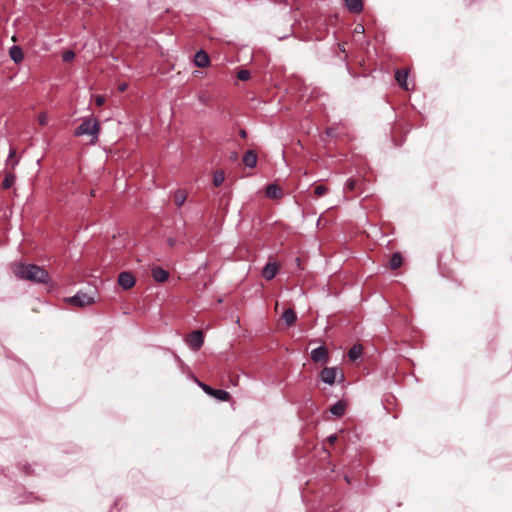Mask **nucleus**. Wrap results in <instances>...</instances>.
Masks as SVG:
<instances>
[{"label":"nucleus","instance_id":"obj_1","mask_svg":"<svg viewBox=\"0 0 512 512\" xmlns=\"http://www.w3.org/2000/svg\"><path fill=\"white\" fill-rule=\"evenodd\" d=\"M12 271L17 278L22 280L41 284H48L50 282L49 273L44 268L35 264L14 263Z\"/></svg>","mask_w":512,"mask_h":512},{"label":"nucleus","instance_id":"obj_2","mask_svg":"<svg viewBox=\"0 0 512 512\" xmlns=\"http://www.w3.org/2000/svg\"><path fill=\"white\" fill-rule=\"evenodd\" d=\"M100 123L94 118H85L82 123L74 130V136L80 137L83 135H90L91 143L96 144L98 142V135L100 133Z\"/></svg>","mask_w":512,"mask_h":512},{"label":"nucleus","instance_id":"obj_3","mask_svg":"<svg viewBox=\"0 0 512 512\" xmlns=\"http://www.w3.org/2000/svg\"><path fill=\"white\" fill-rule=\"evenodd\" d=\"M65 302L73 307L84 308L93 305L96 302V297L95 295L78 291L74 296L65 298Z\"/></svg>","mask_w":512,"mask_h":512},{"label":"nucleus","instance_id":"obj_4","mask_svg":"<svg viewBox=\"0 0 512 512\" xmlns=\"http://www.w3.org/2000/svg\"><path fill=\"white\" fill-rule=\"evenodd\" d=\"M187 344L193 351H198L204 344V335L201 330H195L188 335Z\"/></svg>","mask_w":512,"mask_h":512},{"label":"nucleus","instance_id":"obj_5","mask_svg":"<svg viewBox=\"0 0 512 512\" xmlns=\"http://www.w3.org/2000/svg\"><path fill=\"white\" fill-rule=\"evenodd\" d=\"M310 357L314 363L326 364L329 361V353L324 346H319L313 349Z\"/></svg>","mask_w":512,"mask_h":512},{"label":"nucleus","instance_id":"obj_6","mask_svg":"<svg viewBox=\"0 0 512 512\" xmlns=\"http://www.w3.org/2000/svg\"><path fill=\"white\" fill-rule=\"evenodd\" d=\"M339 374V370L336 367H325L320 372V379L329 385H333L336 382L337 376Z\"/></svg>","mask_w":512,"mask_h":512},{"label":"nucleus","instance_id":"obj_7","mask_svg":"<svg viewBox=\"0 0 512 512\" xmlns=\"http://www.w3.org/2000/svg\"><path fill=\"white\" fill-rule=\"evenodd\" d=\"M118 284L125 290L132 288L135 284V277L130 272H122L118 276Z\"/></svg>","mask_w":512,"mask_h":512},{"label":"nucleus","instance_id":"obj_8","mask_svg":"<svg viewBox=\"0 0 512 512\" xmlns=\"http://www.w3.org/2000/svg\"><path fill=\"white\" fill-rule=\"evenodd\" d=\"M194 63L199 68H205L209 66L210 58L205 51L200 50L194 56Z\"/></svg>","mask_w":512,"mask_h":512},{"label":"nucleus","instance_id":"obj_9","mask_svg":"<svg viewBox=\"0 0 512 512\" xmlns=\"http://www.w3.org/2000/svg\"><path fill=\"white\" fill-rule=\"evenodd\" d=\"M395 79L398 83V85L403 88L404 90H409V84H408V71L407 70H404V69H401V70H396L395 72Z\"/></svg>","mask_w":512,"mask_h":512},{"label":"nucleus","instance_id":"obj_10","mask_svg":"<svg viewBox=\"0 0 512 512\" xmlns=\"http://www.w3.org/2000/svg\"><path fill=\"white\" fill-rule=\"evenodd\" d=\"M278 271V265L275 262H268L262 270V276L266 280L273 279Z\"/></svg>","mask_w":512,"mask_h":512},{"label":"nucleus","instance_id":"obj_11","mask_svg":"<svg viewBox=\"0 0 512 512\" xmlns=\"http://www.w3.org/2000/svg\"><path fill=\"white\" fill-rule=\"evenodd\" d=\"M347 406V401L339 400L330 407V412L336 417H342L346 412Z\"/></svg>","mask_w":512,"mask_h":512},{"label":"nucleus","instance_id":"obj_12","mask_svg":"<svg viewBox=\"0 0 512 512\" xmlns=\"http://www.w3.org/2000/svg\"><path fill=\"white\" fill-rule=\"evenodd\" d=\"M151 275L153 279L159 283L165 282L169 277V273L159 266L152 268Z\"/></svg>","mask_w":512,"mask_h":512},{"label":"nucleus","instance_id":"obj_13","mask_svg":"<svg viewBox=\"0 0 512 512\" xmlns=\"http://www.w3.org/2000/svg\"><path fill=\"white\" fill-rule=\"evenodd\" d=\"M345 6L349 12L354 14H360L363 11L362 0H345Z\"/></svg>","mask_w":512,"mask_h":512},{"label":"nucleus","instance_id":"obj_14","mask_svg":"<svg viewBox=\"0 0 512 512\" xmlns=\"http://www.w3.org/2000/svg\"><path fill=\"white\" fill-rule=\"evenodd\" d=\"M243 163L249 168H254L257 164V155L254 151L249 150L243 156Z\"/></svg>","mask_w":512,"mask_h":512},{"label":"nucleus","instance_id":"obj_15","mask_svg":"<svg viewBox=\"0 0 512 512\" xmlns=\"http://www.w3.org/2000/svg\"><path fill=\"white\" fill-rule=\"evenodd\" d=\"M266 196L271 199H278L282 196V191L278 185L269 184L266 187Z\"/></svg>","mask_w":512,"mask_h":512},{"label":"nucleus","instance_id":"obj_16","mask_svg":"<svg viewBox=\"0 0 512 512\" xmlns=\"http://www.w3.org/2000/svg\"><path fill=\"white\" fill-rule=\"evenodd\" d=\"M282 319L287 326H292L295 324L297 316L292 308H287L282 314Z\"/></svg>","mask_w":512,"mask_h":512},{"label":"nucleus","instance_id":"obj_17","mask_svg":"<svg viewBox=\"0 0 512 512\" xmlns=\"http://www.w3.org/2000/svg\"><path fill=\"white\" fill-rule=\"evenodd\" d=\"M211 397H213L219 401H222V402H228L231 399V396L227 391H225L223 389H215V388L212 391Z\"/></svg>","mask_w":512,"mask_h":512},{"label":"nucleus","instance_id":"obj_18","mask_svg":"<svg viewBox=\"0 0 512 512\" xmlns=\"http://www.w3.org/2000/svg\"><path fill=\"white\" fill-rule=\"evenodd\" d=\"M9 55L15 63H19L23 60V51L19 46H12L9 50Z\"/></svg>","mask_w":512,"mask_h":512},{"label":"nucleus","instance_id":"obj_19","mask_svg":"<svg viewBox=\"0 0 512 512\" xmlns=\"http://www.w3.org/2000/svg\"><path fill=\"white\" fill-rule=\"evenodd\" d=\"M403 262L402 255L399 252L394 253L389 260V268L391 270L398 269Z\"/></svg>","mask_w":512,"mask_h":512},{"label":"nucleus","instance_id":"obj_20","mask_svg":"<svg viewBox=\"0 0 512 512\" xmlns=\"http://www.w3.org/2000/svg\"><path fill=\"white\" fill-rule=\"evenodd\" d=\"M362 345L358 344V345H353L349 351H348V356L350 358L351 361H356L358 358L361 357L362 355Z\"/></svg>","mask_w":512,"mask_h":512},{"label":"nucleus","instance_id":"obj_21","mask_svg":"<svg viewBox=\"0 0 512 512\" xmlns=\"http://www.w3.org/2000/svg\"><path fill=\"white\" fill-rule=\"evenodd\" d=\"M186 198H187V194L184 190H177L174 194L175 205L178 207L182 206L184 204Z\"/></svg>","mask_w":512,"mask_h":512},{"label":"nucleus","instance_id":"obj_22","mask_svg":"<svg viewBox=\"0 0 512 512\" xmlns=\"http://www.w3.org/2000/svg\"><path fill=\"white\" fill-rule=\"evenodd\" d=\"M15 180L16 177L13 173L6 174L2 182V187L4 189H9L15 183Z\"/></svg>","mask_w":512,"mask_h":512},{"label":"nucleus","instance_id":"obj_23","mask_svg":"<svg viewBox=\"0 0 512 512\" xmlns=\"http://www.w3.org/2000/svg\"><path fill=\"white\" fill-rule=\"evenodd\" d=\"M224 180H225V175H224L223 171L219 170L213 174V184L215 187L221 186L223 184Z\"/></svg>","mask_w":512,"mask_h":512},{"label":"nucleus","instance_id":"obj_24","mask_svg":"<svg viewBox=\"0 0 512 512\" xmlns=\"http://www.w3.org/2000/svg\"><path fill=\"white\" fill-rule=\"evenodd\" d=\"M358 188V181L353 179V178H349L345 185H344V191H354Z\"/></svg>","mask_w":512,"mask_h":512},{"label":"nucleus","instance_id":"obj_25","mask_svg":"<svg viewBox=\"0 0 512 512\" xmlns=\"http://www.w3.org/2000/svg\"><path fill=\"white\" fill-rule=\"evenodd\" d=\"M329 191V188L325 185H317L315 188H314V194L316 197H322L324 196L325 194H327Z\"/></svg>","mask_w":512,"mask_h":512},{"label":"nucleus","instance_id":"obj_26","mask_svg":"<svg viewBox=\"0 0 512 512\" xmlns=\"http://www.w3.org/2000/svg\"><path fill=\"white\" fill-rule=\"evenodd\" d=\"M237 78L241 81H246L250 78V72L248 70L242 69L237 72Z\"/></svg>","mask_w":512,"mask_h":512},{"label":"nucleus","instance_id":"obj_27","mask_svg":"<svg viewBox=\"0 0 512 512\" xmlns=\"http://www.w3.org/2000/svg\"><path fill=\"white\" fill-rule=\"evenodd\" d=\"M75 57V53L72 50H67L62 54V59L64 62H70Z\"/></svg>","mask_w":512,"mask_h":512},{"label":"nucleus","instance_id":"obj_28","mask_svg":"<svg viewBox=\"0 0 512 512\" xmlns=\"http://www.w3.org/2000/svg\"><path fill=\"white\" fill-rule=\"evenodd\" d=\"M197 383H198L199 387H200V388H201V389H202V390H203L207 395H209V396H211V395H212V391H213V389H214V388H212L211 386H209V385H207V384H205V383H203V382H200V381H198V380H197Z\"/></svg>","mask_w":512,"mask_h":512},{"label":"nucleus","instance_id":"obj_29","mask_svg":"<svg viewBox=\"0 0 512 512\" xmlns=\"http://www.w3.org/2000/svg\"><path fill=\"white\" fill-rule=\"evenodd\" d=\"M38 122L40 125H46L48 122V115L45 112H42L38 115Z\"/></svg>","mask_w":512,"mask_h":512},{"label":"nucleus","instance_id":"obj_30","mask_svg":"<svg viewBox=\"0 0 512 512\" xmlns=\"http://www.w3.org/2000/svg\"><path fill=\"white\" fill-rule=\"evenodd\" d=\"M94 100H95V104L97 106H102L106 101V99L103 95H96Z\"/></svg>","mask_w":512,"mask_h":512},{"label":"nucleus","instance_id":"obj_31","mask_svg":"<svg viewBox=\"0 0 512 512\" xmlns=\"http://www.w3.org/2000/svg\"><path fill=\"white\" fill-rule=\"evenodd\" d=\"M327 440H328L331 444H333V443H335V442L337 441V436H336L335 434H332V435L328 436Z\"/></svg>","mask_w":512,"mask_h":512},{"label":"nucleus","instance_id":"obj_32","mask_svg":"<svg viewBox=\"0 0 512 512\" xmlns=\"http://www.w3.org/2000/svg\"><path fill=\"white\" fill-rule=\"evenodd\" d=\"M355 31L358 32V33L363 32L364 31V27L362 25H358V26H356Z\"/></svg>","mask_w":512,"mask_h":512},{"label":"nucleus","instance_id":"obj_33","mask_svg":"<svg viewBox=\"0 0 512 512\" xmlns=\"http://www.w3.org/2000/svg\"><path fill=\"white\" fill-rule=\"evenodd\" d=\"M118 89H119L121 92L125 91V90L127 89V84H121V85H119Z\"/></svg>","mask_w":512,"mask_h":512},{"label":"nucleus","instance_id":"obj_34","mask_svg":"<svg viewBox=\"0 0 512 512\" xmlns=\"http://www.w3.org/2000/svg\"><path fill=\"white\" fill-rule=\"evenodd\" d=\"M16 151L15 149L11 148L9 152V158H12L15 155Z\"/></svg>","mask_w":512,"mask_h":512},{"label":"nucleus","instance_id":"obj_35","mask_svg":"<svg viewBox=\"0 0 512 512\" xmlns=\"http://www.w3.org/2000/svg\"><path fill=\"white\" fill-rule=\"evenodd\" d=\"M240 136L243 137V138L246 137V131L245 130H241L240 131Z\"/></svg>","mask_w":512,"mask_h":512},{"label":"nucleus","instance_id":"obj_36","mask_svg":"<svg viewBox=\"0 0 512 512\" xmlns=\"http://www.w3.org/2000/svg\"><path fill=\"white\" fill-rule=\"evenodd\" d=\"M232 385L236 386L238 384V380H231Z\"/></svg>","mask_w":512,"mask_h":512}]
</instances>
